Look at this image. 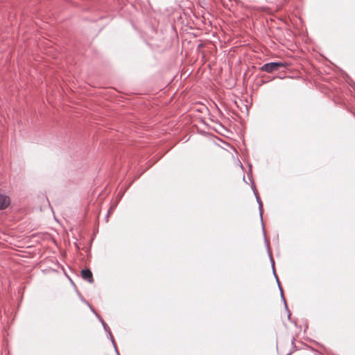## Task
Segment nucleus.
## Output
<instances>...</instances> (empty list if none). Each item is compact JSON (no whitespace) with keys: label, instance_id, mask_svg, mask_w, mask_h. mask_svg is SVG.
I'll list each match as a JSON object with an SVG mask.
<instances>
[{"label":"nucleus","instance_id":"obj_2","mask_svg":"<svg viewBox=\"0 0 355 355\" xmlns=\"http://www.w3.org/2000/svg\"><path fill=\"white\" fill-rule=\"evenodd\" d=\"M81 276L83 279L87 280L89 283L94 282V278L92 271L89 269H84L81 271Z\"/></svg>","mask_w":355,"mask_h":355},{"label":"nucleus","instance_id":"obj_3","mask_svg":"<svg viewBox=\"0 0 355 355\" xmlns=\"http://www.w3.org/2000/svg\"><path fill=\"white\" fill-rule=\"evenodd\" d=\"M10 200L9 197L0 195V209H4L9 206Z\"/></svg>","mask_w":355,"mask_h":355},{"label":"nucleus","instance_id":"obj_1","mask_svg":"<svg viewBox=\"0 0 355 355\" xmlns=\"http://www.w3.org/2000/svg\"><path fill=\"white\" fill-rule=\"evenodd\" d=\"M286 64L284 62H270L263 64L261 70L267 73H272L281 67H285Z\"/></svg>","mask_w":355,"mask_h":355}]
</instances>
